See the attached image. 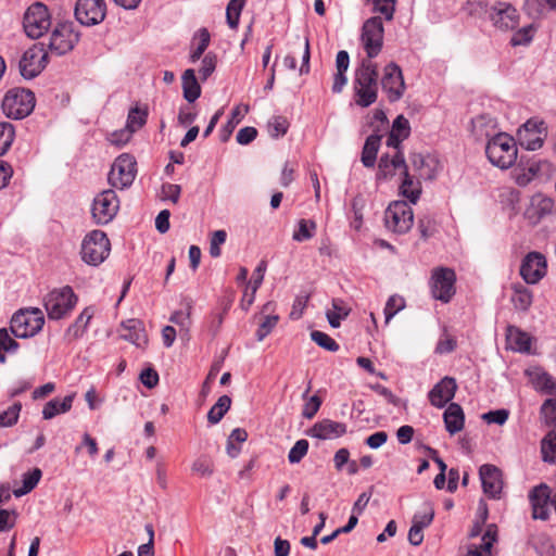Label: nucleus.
<instances>
[{
  "mask_svg": "<svg viewBox=\"0 0 556 556\" xmlns=\"http://www.w3.org/2000/svg\"><path fill=\"white\" fill-rule=\"evenodd\" d=\"M533 34V26H526L513 35L510 42L513 46L527 45L532 40Z\"/></svg>",
  "mask_w": 556,
  "mask_h": 556,
  "instance_id": "obj_61",
  "label": "nucleus"
},
{
  "mask_svg": "<svg viewBox=\"0 0 556 556\" xmlns=\"http://www.w3.org/2000/svg\"><path fill=\"white\" fill-rule=\"evenodd\" d=\"M105 11L104 0H77L75 17L81 25L92 26L104 20Z\"/></svg>",
  "mask_w": 556,
  "mask_h": 556,
  "instance_id": "obj_15",
  "label": "nucleus"
},
{
  "mask_svg": "<svg viewBox=\"0 0 556 556\" xmlns=\"http://www.w3.org/2000/svg\"><path fill=\"white\" fill-rule=\"evenodd\" d=\"M147 118L148 111L135 106L130 109L128 113L126 127L129 128L130 131L136 132L147 123Z\"/></svg>",
  "mask_w": 556,
  "mask_h": 556,
  "instance_id": "obj_45",
  "label": "nucleus"
},
{
  "mask_svg": "<svg viewBox=\"0 0 556 556\" xmlns=\"http://www.w3.org/2000/svg\"><path fill=\"white\" fill-rule=\"evenodd\" d=\"M541 414L547 425H556V399H547L541 407Z\"/></svg>",
  "mask_w": 556,
  "mask_h": 556,
  "instance_id": "obj_59",
  "label": "nucleus"
},
{
  "mask_svg": "<svg viewBox=\"0 0 556 556\" xmlns=\"http://www.w3.org/2000/svg\"><path fill=\"white\" fill-rule=\"evenodd\" d=\"M497 527L493 523L486 527L482 536V543L475 549H469L465 556H490L493 543L496 541Z\"/></svg>",
  "mask_w": 556,
  "mask_h": 556,
  "instance_id": "obj_34",
  "label": "nucleus"
},
{
  "mask_svg": "<svg viewBox=\"0 0 556 556\" xmlns=\"http://www.w3.org/2000/svg\"><path fill=\"white\" fill-rule=\"evenodd\" d=\"M78 301L77 295L70 286L53 289L43 298V306L49 319L59 320L67 317Z\"/></svg>",
  "mask_w": 556,
  "mask_h": 556,
  "instance_id": "obj_4",
  "label": "nucleus"
},
{
  "mask_svg": "<svg viewBox=\"0 0 556 556\" xmlns=\"http://www.w3.org/2000/svg\"><path fill=\"white\" fill-rule=\"evenodd\" d=\"M443 420L446 431L454 435L464 429L465 414L462 406L457 403H450L443 414Z\"/></svg>",
  "mask_w": 556,
  "mask_h": 556,
  "instance_id": "obj_29",
  "label": "nucleus"
},
{
  "mask_svg": "<svg viewBox=\"0 0 556 556\" xmlns=\"http://www.w3.org/2000/svg\"><path fill=\"white\" fill-rule=\"evenodd\" d=\"M14 140V128L10 123H0V155H3Z\"/></svg>",
  "mask_w": 556,
  "mask_h": 556,
  "instance_id": "obj_51",
  "label": "nucleus"
},
{
  "mask_svg": "<svg viewBox=\"0 0 556 556\" xmlns=\"http://www.w3.org/2000/svg\"><path fill=\"white\" fill-rule=\"evenodd\" d=\"M35 103V94L30 90L13 88L5 93L2 110L8 117L22 119L33 112Z\"/></svg>",
  "mask_w": 556,
  "mask_h": 556,
  "instance_id": "obj_6",
  "label": "nucleus"
},
{
  "mask_svg": "<svg viewBox=\"0 0 556 556\" xmlns=\"http://www.w3.org/2000/svg\"><path fill=\"white\" fill-rule=\"evenodd\" d=\"M321 405V399L313 395L304 405L302 416L306 419H312L317 414Z\"/></svg>",
  "mask_w": 556,
  "mask_h": 556,
  "instance_id": "obj_64",
  "label": "nucleus"
},
{
  "mask_svg": "<svg viewBox=\"0 0 556 556\" xmlns=\"http://www.w3.org/2000/svg\"><path fill=\"white\" fill-rule=\"evenodd\" d=\"M553 208L554 200L549 197L539 193L531 198L530 206L526 214L528 218L532 219L533 222H539L544 216L549 215L553 212Z\"/></svg>",
  "mask_w": 556,
  "mask_h": 556,
  "instance_id": "obj_28",
  "label": "nucleus"
},
{
  "mask_svg": "<svg viewBox=\"0 0 556 556\" xmlns=\"http://www.w3.org/2000/svg\"><path fill=\"white\" fill-rule=\"evenodd\" d=\"M543 123L535 121H528L522 127L518 130V140L521 147L527 150L534 151L542 147L543 138H542V128Z\"/></svg>",
  "mask_w": 556,
  "mask_h": 556,
  "instance_id": "obj_24",
  "label": "nucleus"
},
{
  "mask_svg": "<svg viewBox=\"0 0 556 556\" xmlns=\"http://www.w3.org/2000/svg\"><path fill=\"white\" fill-rule=\"evenodd\" d=\"M434 517V508L430 502H425L419 511L413 517V523L425 529L429 527Z\"/></svg>",
  "mask_w": 556,
  "mask_h": 556,
  "instance_id": "obj_46",
  "label": "nucleus"
},
{
  "mask_svg": "<svg viewBox=\"0 0 556 556\" xmlns=\"http://www.w3.org/2000/svg\"><path fill=\"white\" fill-rule=\"evenodd\" d=\"M455 282L456 274L454 269L448 267L434 268L430 278L432 296L443 303H448L456 292Z\"/></svg>",
  "mask_w": 556,
  "mask_h": 556,
  "instance_id": "obj_12",
  "label": "nucleus"
},
{
  "mask_svg": "<svg viewBox=\"0 0 556 556\" xmlns=\"http://www.w3.org/2000/svg\"><path fill=\"white\" fill-rule=\"evenodd\" d=\"M529 498L532 506V517L546 520L549 515V508L553 507L548 486L545 484L535 486L531 491Z\"/></svg>",
  "mask_w": 556,
  "mask_h": 556,
  "instance_id": "obj_23",
  "label": "nucleus"
},
{
  "mask_svg": "<svg viewBox=\"0 0 556 556\" xmlns=\"http://www.w3.org/2000/svg\"><path fill=\"white\" fill-rule=\"evenodd\" d=\"M217 63V56L213 52H208L202 59V66L199 70V74L202 80H206L212 73L215 71Z\"/></svg>",
  "mask_w": 556,
  "mask_h": 556,
  "instance_id": "obj_58",
  "label": "nucleus"
},
{
  "mask_svg": "<svg viewBox=\"0 0 556 556\" xmlns=\"http://www.w3.org/2000/svg\"><path fill=\"white\" fill-rule=\"evenodd\" d=\"M408 167L402 151H394L393 154L384 153L381 155L378 163L376 180H390L395 176L397 170H401L403 174Z\"/></svg>",
  "mask_w": 556,
  "mask_h": 556,
  "instance_id": "obj_18",
  "label": "nucleus"
},
{
  "mask_svg": "<svg viewBox=\"0 0 556 556\" xmlns=\"http://www.w3.org/2000/svg\"><path fill=\"white\" fill-rule=\"evenodd\" d=\"M74 394L66 395L64 399H52L47 402L42 409V417L46 420L52 419L60 414H64L72 408Z\"/></svg>",
  "mask_w": 556,
  "mask_h": 556,
  "instance_id": "obj_31",
  "label": "nucleus"
},
{
  "mask_svg": "<svg viewBox=\"0 0 556 556\" xmlns=\"http://www.w3.org/2000/svg\"><path fill=\"white\" fill-rule=\"evenodd\" d=\"M483 492L491 498L498 497L502 488V472L501 470L490 464L482 465L479 470Z\"/></svg>",
  "mask_w": 556,
  "mask_h": 556,
  "instance_id": "obj_21",
  "label": "nucleus"
},
{
  "mask_svg": "<svg viewBox=\"0 0 556 556\" xmlns=\"http://www.w3.org/2000/svg\"><path fill=\"white\" fill-rule=\"evenodd\" d=\"M391 131L406 139L410 134L409 122L403 115H399L393 122Z\"/></svg>",
  "mask_w": 556,
  "mask_h": 556,
  "instance_id": "obj_63",
  "label": "nucleus"
},
{
  "mask_svg": "<svg viewBox=\"0 0 556 556\" xmlns=\"http://www.w3.org/2000/svg\"><path fill=\"white\" fill-rule=\"evenodd\" d=\"M509 416L507 409L490 410L482 415V419L488 424L504 425Z\"/></svg>",
  "mask_w": 556,
  "mask_h": 556,
  "instance_id": "obj_62",
  "label": "nucleus"
},
{
  "mask_svg": "<svg viewBox=\"0 0 556 556\" xmlns=\"http://www.w3.org/2000/svg\"><path fill=\"white\" fill-rule=\"evenodd\" d=\"M346 425L331 419H323L316 422L307 434L319 440H332L346 433Z\"/></svg>",
  "mask_w": 556,
  "mask_h": 556,
  "instance_id": "obj_25",
  "label": "nucleus"
},
{
  "mask_svg": "<svg viewBox=\"0 0 556 556\" xmlns=\"http://www.w3.org/2000/svg\"><path fill=\"white\" fill-rule=\"evenodd\" d=\"M311 339L320 348L329 351V352H337L339 350V344L336 342L334 339H332L329 334L319 331L314 330L311 332Z\"/></svg>",
  "mask_w": 556,
  "mask_h": 556,
  "instance_id": "obj_50",
  "label": "nucleus"
},
{
  "mask_svg": "<svg viewBox=\"0 0 556 556\" xmlns=\"http://www.w3.org/2000/svg\"><path fill=\"white\" fill-rule=\"evenodd\" d=\"M384 226L388 230L403 235L410 230L414 224V212L405 201H394L384 211Z\"/></svg>",
  "mask_w": 556,
  "mask_h": 556,
  "instance_id": "obj_8",
  "label": "nucleus"
},
{
  "mask_svg": "<svg viewBox=\"0 0 556 556\" xmlns=\"http://www.w3.org/2000/svg\"><path fill=\"white\" fill-rule=\"evenodd\" d=\"M541 453L544 462L556 464V430H551L542 439Z\"/></svg>",
  "mask_w": 556,
  "mask_h": 556,
  "instance_id": "obj_41",
  "label": "nucleus"
},
{
  "mask_svg": "<svg viewBox=\"0 0 556 556\" xmlns=\"http://www.w3.org/2000/svg\"><path fill=\"white\" fill-rule=\"evenodd\" d=\"M21 408L20 403H14L7 410L2 412L0 414V427H10L16 424Z\"/></svg>",
  "mask_w": 556,
  "mask_h": 556,
  "instance_id": "obj_56",
  "label": "nucleus"
},
{
  "mask_svg": "<svg viewBox=\"0 0 556 556\" xmlns=\"http://www.w3.org/2000/svg\"><path fill=\"white\" fill-rule=\"evenodd\" d=\"M79 38L80 34L73 22H62L53 27L45 45L51 53L64 55L74 49Z\"/></svg>",
  "mask_w": 556,
  "mask_h": 556,
  "instance_id": "obj_7",
  "label": "nucleus"
},
{
  "mask_svg": "<svg viewBox=\"0 0 556 556\" xmlns=\"http://www.w3.org/2000/svg\"><path fill=\"white\" fill-rule=\"evenodd\" d=\"M546 258L539 252H530L520 266V275L527 283H538L546 274Z\"/></svg>",
  "mask_w": 556,
  "mask_h": 556,
  "instance_id": "obj_17",
  "label": "nucleus"
},
{
  "mask_svg": "<svg viewBox=\"0 0 556 556\" xmlns=\"http://www.w3.org/2000/svg\"><path fill=\"white\" fill-rule=\"evenodd\" d=\"M290 123L285 116H273L267 124L268 132L273 138H279L287 134Z\"/></svg>",
  "mask_w": 556,
  "mask_h": 556,
  "instance_id": "obj_47",
  "label": "nucleus"
},
{
  "mask_svg": "<svg viewBox=\"0 0 556 556\" xmlns=\"http://www.w3.org/2000/svg\"><path fill=\"white\" fill-rule=\"evenodd\" d=\"M471 131L477 140H490L500 134L496 119L488 114L477 116L471 121Z\"/></svg>",
  "mask_w": 556,
  "mask_h": 556,
  "instance_id": "obj_27",
  "label": "nucleus"
},
{
  "mask_svg": "<svg viewBox=\"0 0 556 556\" xmlns=\"http://www.w3.org/2000/svg\"><path fill=\"white\" fill-rule=\"evenodd\" d=\"M517 146L514 138L505 132H500L490 139L485 147V153L489 161L506 169L514 165L517 160Z\"/></svg>",
  "mask_w": 556,
  "mask_h": 556,
  "instance_id": "obj_2",
  "label": "nucleus"
},
{
  "mask_svg": "<svg viewBox=\"0 0 556 556\" xmlns=\"http://www.w3.org/2000/svg\"><path fill=\"white\" fill-rule=\"evenodd\" d=\"M244 0H230L226 9V18L230 28H237Z\"/></svg>",
  "mask_w": 556,
  "mask_h": 556,
  "instance_id": "obj_48",
  "label": "nucleus"
},
{
  "mask_svg": "<svg viewBox=\"0 0 556 556\" xmlns=\"http://www.w3.org/2000/svg\"><path fill=\"white\" fill-rule=\"evenodd\" d=\"M383 24L380 16L370 17L364 23L362 29V41L368 56L367 60H370L380 53L383 43Z\"/></svg>",
  "mask_w": 556,
  "mask_h": 556,
  "instance_id": "obj_14",
  "label": "nucleus"
},
{
  "mask_svg": "<svg viewBox=\"0 0 556 556\" xmlns=\"http://www.w3.org/2000/svg\"><path fill=\"white\" fill-rule=\"evenodd\" d=\"M92 318V312L89 308H85L75 319V321L67 328L66 336L71 340L80 338Z\"/></svg>",
  "mask_w": 556,
  "mask_h": 556,
  "instance_id": "obj_38",
  "label": "nucleus"
},
{
  "mask_svg": "<svg viewBox=\"0 0 556 556\" xmlns=\"http://www.w3.org/2000/svg\"><path fill=\"white\" fill-rule=\"evenodd\" d=\"M191 470L200 477H210L214 472V464L210 457L201 456L193 462Z\"/></svg>",
  "mask_w": 556,
  "mask_h": 556,
  "instance_id": "obj_52",
  "label": "nucleus"
},
{
  "mask_svg": "<svg viewBox=\"0 0 556 556\" xmlns=\"http://www.w3.org/2000/svg\"><path fill=\"white\" fill-rule=\"evenodd\" d=\"M119 210V199L112 189L98 193L92 202L91 215L97 225L111 223Z\"/></svg>",
  "mask_w": 556,
  "mask_h": 556,
  "instance_id": "obj_11",
  "label": "nucleus"
},
{
  "mask_svg": "<svg viewBox=\"0 0 556 556\" xmlns=\"http://www.w3.org/2000/svg\"><path fill=\"white\" fill-rule=\"evenodd\" d=\"M308 441L305 439L298 440L291 447L288 454V460L290 464L300 463L308 452Z\"/></svg>",
  "mask_w": 556,
  "mask_h": 556,
  "instance_id": "obj_53",
  "label": "nucleus"
},
{
  "mask_svg": "<svg viewBox=\"0 0 556 556\" xmlns=\"http://www.w3.org/2000/svg\"><path fill=\"white\" fill-rule=\"evenodd\" d=\"M279 320L278 315H267L263 317V320L260 323L258 329L256 330V339L257 341H263L271 330L277 326Z\"/></svg>",
  "mask_w": 556,
  "mask_h": 556,
  "instance_id": "obj_55",
  "label": "nucleus"
},
{
  "mask_svg": "<svg viewBox=\"0 0 556 556\" xmlns=\"http://www.w3.org/2000/svg\"><path fill=\"white\" fill-rule=\"evenodd\" d=\"M402 175L403 180L400 186V192L404 198L408 199L410 203L415 204L421 194L420 179L416 178L415 175L409 172V167Z\"/></svg>",
  "mask_w": 556,
  "mask_h": 556,
  "instance_id": "obj_30",
  "label": "nucleus"
},
{
  "mask_svg": "<svg viewBox=\"0 0 556 556\" xmlns=\"http://www.w3.org/2000/svg\"><path fill=\"white\" fill-rule=\"evenodd\" d=\"M45 325V316L38 307H26L15 312L10 321L11 332L16 338L36 336Z\"/></svg>",
  "mask_w": 556,
  "mask_h": 556,
  "instance_id": "obj_3",
  "label": "nucleus"
},
{
  "mask_svg": "<svg viewBox=\"0 0 556 556\" xmlns=\"http://www.w3.org/2000/svg\"><path fill=\"white\" fill-rule=\"evenodd\" d=\"M507 342L509 346L517 352H529L531 348V338L528 333L521 331L515 326L507 328Z\"/></svg>",
  "mask_w": 556,
  "mask_h": 556,
  "instance_id": "obj_33",
  "label": "nucleus"
},
{
  "mask_svg": "<svg viewBox=\"0 0 556 556\" xmlns=\"http://www.w3.org/2000/svg\"><path fill=\"white\" fill-rule=\"evenodd\" d=\"M418 229L424 239L432 237L437 231V220L433 215L425 214L418 220Z\"/></svg>",
  "mask_w": 556,
  "mask_h": 556,
  "instance_id": "obj_54",
  "label": "nucleus"
},
{
  "mask_svg": "<svg viewBox=\"0 0 556 556\" xmlns=\"http://www.w3.org/2000/svg\"><path fill=\"white\" fill-rule=\"evenodd\" d=\"M48 64V51L45 42L33 45L27 49L21 61L20 72L24 78L31 79L38 76Z\"/></svg>",
  "mask_w": 556,
  "mask_h": 556,
  "instance_id": "obj_13",
  "label": "nucleus"
},
{
  "mask_svg": "<svg viewBox=\"0 0 556 556\" xmlns=\"http://www.w3.org/2000/svg\"><path fill=\"white\" fill-rule=\"evenodd\" d=\"M535 388L548 395H556V380L546 372L538 374L534 380Z\"/></svg>",
  "mask_w": 556,
  "mask_h": 556,
  "instance_id": "obj_49",
  "label": "nucleus"
},
{
  "mask_svg": "<svg viewBox=\"0 0 556 556\" xmlns=\"http://www.w3.org/2000/svg\"><path fill=\"white\" fill-rule=\"evenodd\" d=\"M317 225L311 219H300L298 229L293 232L292 239L298 242L309 240L314 237Z\"/></svg>",
  "mask_w": 556,
  "mask_h": 556,
  "instance_id": "obj_43",
  "label": "nucleus"
},
{
  "mask_svg": "<svg viewBox=\"0 0 556 556\" xmlns=\"http://www.w3.org/2000/svg\"><path fill=\"white\" fill-rule=\"evenodd\" d=\"M231 406V399L222 395L207 413V420L212 425L218 424Z\"/></svg>",
  "mask_w": 556,
  "mask_h": 556,
  "instance_id": "obj_40",
  "label": "nucleus"
},
{
  "mask_svg": "<svg viewBox=\"0 0 556 556\" xmlns=\"http://www.w3.org/2000/svg\"><path fill=\"white\" fill-rule=\"evenodd\" d=\"M381 86L391 102H395L403 97L405 83L402 70L396 63L391 62L386 65L381 78Z\"/></svg>",
  "mask_w": 556,
  "mask_h": 556,
  "instance_id": "obj_16",
  "label": "nucleus"
},
{
  "mask_svg": "<svg viewBox=\"0 0 556 556\" xmlns=\"http://www.w3.org/2000/svg\"><path fill=\"white\" fill-rule=\"evenodd\" d=\"M374 8L375 11L382 14L387 21H391L395 10V0H374Z\"/></svg>",
  "mask_w": 556,
  "mask_h": 556,
  "instance_id": "obj_60",
  "label": "nucleus"
},
{
  "mask_svg": "<svg viewBox=\"0 0 556 556\" xmlns=\"http://www.w3.org/2000/svg\"><path fill=\"white\" fill-rule=\"evenodd\" d=\"M211 41V35L206 28H200L192 38V50L190 52V61L192 63L200 60Z\"/></svg>",
  "mask_w": 556,
  "mask_h": 556,
  "instance_id": "obj_35",
  "label": "nucleus"
},
{
  "mask_svg": "<svg viewBox=\"0 0 556 556\" xmlns=\"http://www.w3.org/2000/svg\"><path fill=\"white\" fill-rule=\"evenodd\" d=\"M111 243L102 230H92L87 233L81 243V258L91 266H98L110 255Z\"/></svg>",
  "mask_w": 556,
  "mask_h": 556,
  "instance_id": "obj_5",
  "label": "nucleus"
},
{
  "mask_svg": "<svg viewBox=\"0 0 556 556\" xmlns=\"http://www.w3.org/2000/svg\"><path fill=\"white\" fill-rule=\"evenodd\" d=\"M456 390L455 379L446 376L430 390L429 401L433 406L442 408L453 400Z\"/></svg>",
  "mask_w": 556,
  "mask_h": 556,
  "instance_id": "obj_22",
  "label": "nucleus"
},
{
  "mask_svg": "<svg viewBox=\"0 0 556 556\" xmlns=\"http://www.w3.org/2000/svg\"><path fill=\"white\" fill-rule=\"evenodd\" d=\"M511 302L517 309L527 311L532 304V293L523 286H515Z\"/></svg>",
  "mask_w": 556,
  "mask_h": 556,
  "instance_id": "obj_42",
  "label": "nucleus"
},
{
  "mask_svg": "<svg viewBox=\"0 0 556 556\" xmlns=\"http://www.w3.org/2000/svg\"><path fill=\"white\" fill-rule=\"evenodd\" d=\"M354 99L361 108H368L378 98V70L370 60H363L355 70Z\"/></svg>",
  "mask_w": 556,
  "mask_h": 556,
  "instance_id": "obj_1",
  "label": "nucleus"
},
{
  "mask_svg": "<svg viewBox=\"0 0 556 556\" xmlns=\"http://www.w3.org/2000/svg\"><path fill=\"white\" fill-rule=\"evenodd\" d=\"M490 17L493 25L501 30L514 29L519 23L517 10L511 4L505 2L494 5Z\"/></svg>",
  "mask_w": 556,
  "mask_h": 556,
  "instance_id": "obj_19",
  "label": "nucleus"
},
{
  "mask_svg": "<svg viewBox=\"0 0 556 556\" xmlns=\"http://www.w3.org/2000/svg\"><path fill=\"white\" fill-rule=\"evenodd\" d=\"M409 170H413L418 179L431 180L435 177L438 172L439 162L431 155H422L420 153L409 154Z\"/></svg>",
  "mask_w": 556,
  "mask_h": 556,
  "instance_id": "obj_20",
  "label": "nucleus"
},
{
  "mask_svg": "<svg viewBox=\"0 0 556 556\" xmlns=\"http://www.w3.org/2000/svg\"><path fill=\"white\" fill-rule=\"evenodd\" d=\"M405 306L404 300L401 296L392 295L388 299L384 306L386 323L388 324L391 318Z\"/></svg>",
  "mask_w": 556,
  "mask_h": 556,
  "instance_id": "obj_57",
  "label": "nucleus"
},
{
  "mask_svg": "<svg viewBox=\"0 0 556 556\" xmlns=\"http://www.w3.org/2000/svg\"><path fill=\"white\" fill-rule=\"evenodd\" d=\"M119 336L138 348L144 349L148 344V334L143 323L139 319H128L121 325Z\"/></svg>",
  "mask_w": 556,
  "mask_h": 556,
  "instance_id": "obj_26",
  "label": "nucleus"
},
{
  "mask_svg": "<svg viewBox=\"0 0 556 556\" xmlns=\"http://www.w3.org/2000/svg\"><path fill=\"white\" fill-rule=\"evenodd\" d=\"M184 98L192 103L201 96V87L195 77V72L188 68L184 72L181 77Z\"/></svg>",
  "mask_w": 556,
  "mask_h": 556,
  "instance_id": "obj_32",
  "label": "nucleus"
},
{
  "mask_svg": "<svg viewBox=\"0 0 556 556\" xmlns=\"http://www.w3.org/2000/svg\"><path fill=\"white\" fill-rule=\"evenodd\" d=\"M381 137L379 135H370L363 147L362 151V163L365 167H374L377 153L379 151Z\"/></svg>",
  "mask_w": 556,
  "mask_h": 556,
  "instance_id": "obj_36",
  "label": "nucleus"
},
{
  "mask_svg": "<svg viewBox=\"0 0 556 556\" xmlns=\"http://www.w3.org/2000/svg\"><path fill=\"white\" fill-rule=\"evenodd\" d=\"M41 470L39 468H35L31 471H28L23 475V485L20 489L14 490V495L20 497L29 493L39 482L41 478Z\"/></svg>",
  "mask_w": 556,
  "mask_h": 556,
  "instance_id": "obj_44",
  "label": "nucleus"
},
{
  "mask_svg": "<svg viewBox=\"0 0 556 556\" xmlns=\"http://www.w3.org/2000/svg\"><path fill=\"white\" fill-rule=\"evenodd\" d=\"M350 313V308L346 306L343 300L333 299L332 309H328L326 313L327 319L331 327L338 328L342 319L346 318Z\"/></svg>",
  "mask_w": 556,
  "mask_h": 556,
  "instance_id": "obj_39",
  "label": "nucleus"
},
{
  "mask_svg": "<svg viewBox=\"0 0 556 556\" xmlns=\"http://www.w3.org/2000/svg\"><path fill=\"white\" fill-rule=\"evenodd\" d=\"M249 112V105H237L231 113L229 121L223 126L220 130V140L226 142L232 135L236 126L242 121L244 115Z\"/></svg>",
  "mask_w": 556,
  "mask_h": 556,
  "instance_id": "obj_37",
  "label": "nucleus"
},
{
  "mask_svg": "<svg viewBox=\"0 0 556 556\" xmlns=\"http://www.w3.org/2000/svg\"><path fill=\"white\" fill-rule=\"evenodd\" d=\"M137 175V162L128 153H123L115 159L108 176L110 185L123 190L132 185Z\"/></svg>",
  "mask_w": 556,
  "mask_h": 556,
  "instance_id": "obj_9",
  "label": "nucleus"
},
{
  "mask_svg": "<svg viewBox=\"0 0 556 556\" xmlns=\"http://www.w3.org/2000/svg\"><path fill=\"white\" fill-rule=\"evenodd\" d=\"M23 27L28 37L33 39L42 37L51 27L48 8L41 2L33 3L24 14Z\"/></svg>",
  "mask_w": 556,
  "mask_h": 556,
  "instance_id": "obj_10",
  "label": "nucleus"
}]
</instances>
